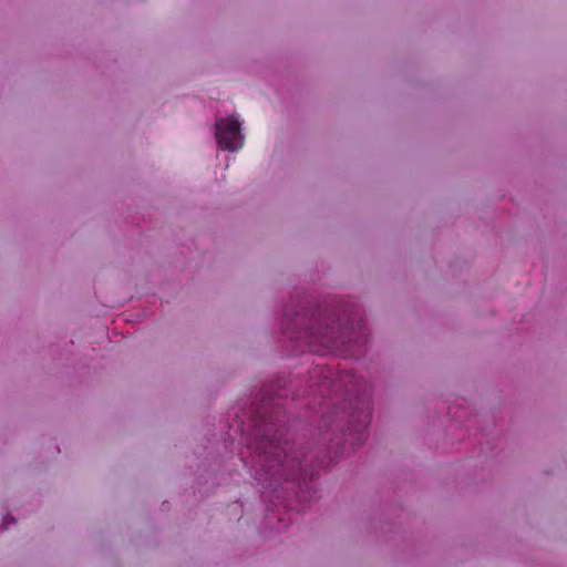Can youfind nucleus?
Masks as SVG:
<instances>
[{"label": "nucleus", "instance_id": "obj_5", "mask_svg": "<svg viewBox=\"0 0 567 567\" xmlns=\"http://www.w3.org/2000/svg\"><path fill=\"white\" fill-rule=\"evenodd\" d=\"M474 422H476V423L478 422V417H477V415H475L473 419H467V420L464 422L463 426L465 427V433H470L471 427H472V424H473Z\"/></svg>", "mask_w": 567, "mask_h": 567}, {"label": "nucleus", "instance_id": "obj_7", "mask_svg": "<svg viewBox=\"0 0 567 567\" xmlns=\"http://www.w3.org/2000/svg\"><path fill=\"white\" fill-rule=\"evenodd\" d=\"M454 415L456 416L457 421L458 422L464 415H465V412L464 411H455L454 412Z\"/></svg>", "mask_w": 567, "mask_h": 567}, {"label": "nucleus", "instance_id": "obj_2", "mask_svg": "<svg viewBox=\"0 0 567 567\" xmlns=\"http://www.w3.org/2000/svg\"><path fill=\"white\" fill-rule=\"evenodd\" d=\"M279 330L278 343L288 357H360L370 338L357 299L333 295L317 298L300 290L284 303Z\"/></svg>", "mask_w": 567, "mask_h": 567}, {"label": "nucleus", "instance_id": "obj_1", "mask_svg": "<svg viewBox=\"0 0 567 567\" xmlns=\"http://www.w3.org/2000/svg\"><path fill=\"white\" fill-rule=\"evenodd\" d=\"M372 388L352 370L321 362L308 377L280 373L229 409L220 436L195 452L203 458L197 492L207 496L224 482L226 454L261 487L262 527L282 533L292 514L319 498L318 476L348 451L359 450L372 421Z\"/></svg>", "mask_w": 567, "mask_h": 567}, {"label": "nucleus", "instance_id": "obj_6", "mask_svg": "<svg viewBox=\"0 0 567 567\" xmlns=\"http://www.w3.org/2000/svg\"><path fill=\"white\" fill-rule=\"evenodd\" d=\"M16 518L13 516H7L1 525V529H8L9 525L14 524Z\"/></svg>", "mask_w": 567, "mask_h": 567}, {"label": "nucleus", "instance_id": "obj_3", "mask_svg": "<svg viewBox=\"0 0 567 567\" xmlns=\"http://www.w3.org/2000/svg\"><path fill=\"white\" fill-rule=\"evenodd\" d=\"M239 118L235 115L217 117L215 121V138L219 148L236 152L241 148L244 135L240 132Z\"/></svg>", "mask_w": 567, "mask_h": 567}, {"label": "nucleus", "instance_id": "obj_4", "mask_svg": "<svg viewBox=\"0 0 567 567\" xmlns=\"http://www.w3.org/2000/svg\"><path fill=\"white\" fill-rule=\"evenodd\" d=\"M476 435H478L477 441L481 445V453L494 450L495 441L498 437L496 432H488L485 427H481Z\"/></svg>", "mask_w": 567, "mask_h": 567}]
</instances>
